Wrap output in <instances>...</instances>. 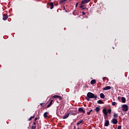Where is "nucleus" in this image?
<instances>
[{
	"mask_svg": "<svg viewBox=\"0 0 129 129\" xmlns=\"http://www.w3.org/2000/svg\"><path fill=\"white\" fill-rule=\"evenodd\" d=\"M90 98H94L96 100L97 99V95H94V94L91 92H88L87 94V97H86V99L87 101H89L90 100Z\"/></svg>",
	"mask_w": 129,
	"mask_h": 129,
	"instance_id": "obj_1",
	"label": "nucleus"
},
{
	"mask_svg": "<svg viewBox=\"0 0 129 129\" xmlns=\"http://www.w3.org/2000/svg\"><path fill=\"white\" fill-rule=\"evenodd\" d=\"M102 112L106 115V116H107V113H111V109H108L107 110L106 109L104 108L103 109Z\"/></svg>",
	"mask_w": 129,
	"mask_h": 129,
	"instance_id": "obj_2",
	"label": "nucleus"
},
{
	"mask_svg": "<svg viewBox=\"0 0 129 129\" xmlns=\"http://www.w3.org/2000/svg\"><path fill=\"white\" fill-rule=\"evenodd\" d=\"M89 2H90V0H83L81 2L80 8H83L84 7V6H83V5H84L85 4H88V3H89Z\"/></svg>",
	"mask_w": 129,
	"mask_h": 129,
	"instance_id": "obj_3",
	"label": "nucleus"
},
{
	"mask_svg": "<svg viewBox=\"0 0 129 129\" xmlns=\"http://www.w3.org/2000/svg\"><path fill=\"white\" fill-rule=\"evenodd\" d=\"M122 108L123 111H124L125 112L128 110V106H127L126 104L123 105L122 106Z\"/></svg>",
	"mask_w": 129,
	"mask_h": 129,
	"instance_id": "obj_4",
	"label": "nucleus"
},
{
	"mask_svg": "<svg viewBox=\"0 0 129 129\" xmlns=\"http://www.w3.org/2000/svg\"><path fill=\"white\" fill-rule=\"evenodd\" d=\"M8 18H9V16H8V14H4L3 15V21H7V20H8Z\"/></svg>",
	"mask_w": 129,
	"mask_h": 129,
	"instance_id": "obj_5",
	"label": "nucleus"
},
{
	"mask_svg": "<svg viewBox=\"0 0 129 129\" xmlns=\"http://www.w3.org/2000/svg\"><path fill=\"white\" fill-rule=\"evenodd\" d=\"M47 6H48V7H50V10H52V9L54 8V4L53 3V2L47 3Z\"/></svg>",
	"mask_w": 129,
	"mask_h": 129,
	"instance_id": "obj_6",
	"label": "nucleus"
},
{
	"mask_svg": "<svg viewBox=\"0 0 129 129\" xmlns=\"http://www.w3.org/2000/svg\"><path fill=\"white\" fill-rule=\"evenodd\" d=\"M111 121L113 124H117L118 122L117 119H116V118H113Z\"/></svg>",
	"mask_w": 129,
	"mask_h": 129,
	"instance_id": "obj_7",
	"label": "nucleus"
},
{
	"mask_svg": "<svg viewBox=\"0 0 129 129\" xmlns=\"http://www.w3.org/2000/svg\"><path fill=\"white\" fill-rule=\"evenodd\" d=\"M109 89H111V87L109 86H106L103 88V90H109Z\"/></svg>",
	"mask_w": 129,
	"mask_h": 129,
	"instance_id": "obj_8",
	"label": "nucleus"
},
{
	"mask_svg": "<svg viewBox=\"0 0 129 129\" xmlns=\"http://www.w3.org/2000/svg\"><path fill=\"white\" fill-rule=\"evenodd\" d=\"M70 115V113H68L66 114L63 117V119H66V118H68V117H69V115Z\"/></svg>",
	"mask_w": 129,
	"mask_h": 129,
	"instance_id": "obj_9",
	"label": "nucleus"
},
{
	"mask_svg": "<svg viewBox=\"0 0 129 129\" xmlns=\"http://www.w3.org/2000/svg\"><path fill=\"white\" fill-rule=\"evenodd\" d=\"M79 112H83V113H85V111L83 109V108H79L78 109Z\"/></svg>",
	"mask_w": 129,
	"mask_h": 129,
	"instance_id": "obj_10",
	"label": "nucleus"
},
{
	"mask_svg": "<svg viewBox=\"0 0 129 129\" xmlns=\"http://www.w3.org/2000/svg\"><path fill=\"white\" fill-rule=\"evenodd\" d=\"M109 125V121L108 120H106L105 122L104 126H108Z\"/></svg>",
	"mask_w": 129,
	"mask_h": 129,
	"instance_id": "obj_11",
	"label": "nucleus"
},
{
	"mask_svg": "<svg viewBox=\"0 0 129 129\" xmlns=\"http://www.w3.org/2000/svg\"><path fill=\"white\" fill-rule=\"evenodd\" d=\"M52 103H53V100H51L49 103L47 105L46 107L47 108H49V107H50V106H51V105H52Z\"/></svg>",
	"mask_w": 129,
	"mask_h": 129,
	"instance_id": "obj_12",
	"label": "nucleus"
},
{
	"mask_svg": "<svg viewBox=\"0 0 129 129\" xmlns=\"http://www.w3.org/2000/svg\"><path fill=\"white\" fill-rule=\"evenodd\" d=\"M47 114H49V112H45L44 113L43 116H44V118H46L48 117Z\"/></svg>",
	"mask_w": 129,
	"mask_h": 129,
	"instance_id": "obj_13",
	"label": "nucleus"
},
{
	"mask_svg": "<svg viewBox=\"0 0 129 129\" xmlns=\"http://www.w3.org/2000/svg\"><path fill=\"white\" fill-rule=\"evenodd\" d=\"M94 110H95V111H96L97 113L99 112V111H100V108H99V107H96L95 109Z\"/></svg>",
	"mask_w": 129,
	"mask_h": 129,
	"instance_id": "obj_14",
	"label": "nucleus"
},
{
	"mask_svg": "<svg viewBox=\"0 0 129 129\" xmlns=\"http://www.w3.org/2000/svg\"><path fill=\"white\" fill-rule=\"evenodd\" d=\"M100 98H102L103 99H104V98H105V96L102 93L100 94Z\"/></svg>",
	"mask_w": 129,
	"mask_h": 129,
	"instance_id": "obj_15",
	"label": "nucleus"
},
{
	"mask_svg": "<svg viewBox=\"0 0 129 129\" xmlns=\"http://www.w3.org/2000/svg\"><path fill=\"white\" fill-rule=\"evenodd\" d=\"M96 83V81L95 80H92L91 81V84L93 85V84H95Z\"/></svg>",
	"mask_w": 129,
	"mask_h": 129,
	"instance_id": "obj_16",
	"label": "nucleus"
},
{
	"mask_svg": "<svg viewBox=\"0 0 129 129\" xmlns=\"http://www.w3.org/2000/svg\"><path fill=\"white\" fill-rule=\"evenodd\" d=\"M97 102L99 104H102L104 103V102H103V101H102L101 100H98Z\"/></svg>",
	"mask_w": 129,
	"mask_h": 129,
	"instance_id": "obj_17",
	"label": "nucleus"
},
{
	"mask_svg": "<svg viewBox=\"0 0 129 129\" xmlns=\"http://www.w3.org/2000/svg\"><path fill=\"white\" fill-rule=\"evenodd\" d=\"M113 117H114V118H117V117H118V114L116 113H114Z\"/></svg>",
	"mask_w": 129,
	"mask_h": 129,
	"instance_id": "obj_18",
	"label": "nucleus"
},
{
	"mask_svg": "<svg viewBox=\"0 0 129 129\" xmlns=\"http://www.w3.org/2000/svg\"><path fill=\"white\" fill-rule=\"evenodd\" d=\"M121 100H122V102H123V103H125V98L122 97L121 98Z\"/></svg>",
	"mask_w": 129,
	"mask_h": 129,
	"instance_id": "obj_19",
	"label": "nucleus"
},
{
	"mask_svg": "<svg viewBox=\"0 0 129 129\" xmlns=\"http://www.w3.org/2000/svg\"><path fill=\"white\" fill-rule=\"evenodd\" d=\"M83 122V120H81L77 123V125H79L80 123H82Z\"/></svg>",
	"mask_w": 129,
	"mask_h": 129,
	"instance_id": "obj_20",
	"label": "nucleus"
},
{
	"mask_svg": "<svg viewBox=\"0 0 129 129\" xmlns=\"http://www.w3.org/2000/svg\"><path fill=\"white\" fill-rule=\"evenodd\" d=\"M32 118H35V115L32 116L31 117H30L28 120L30 121V120H32Z\"/></svg>",
	"mask_w": 129,
	"mask_h": 129,
	"instance_id": "obj_21",
	"label": "nucleus"
},
{
	"mask_svg": "<svg viewBox=\"0 0 129 129\" xmlns=\"http://www.w3.org/2000/svg\"><path fill=\"white\" fill-rule=\"evenodd\" d=\"M92 109H91L87 113L88 115H90V114H91V112L92 111Z\"/></svg>",
	"mask_w": 129,
	"mask_h": 129,
	"instance_id": "obj_22",
	"label": "nucleus"
},
{
	"mask_svg": "<svg viewBox=\"0 0 129 129\" xmlns=\"http://www.w3.org/2000/svg\"><path fill=\"white\" fill-rule=\"evenodd\" d=\"M71 115L75 116V115H77V113L71 112Z\"/></svg>",
	"mask_w": 129,
	"mask_h": 129,
	"instance_id": "obj_23",
	"label": "nucleus"
},
{
	"mask_svg": "<svg viewBox=\"0 0 129 129\" xmlns=\"http://www.w3.org/2000/svg\"><path fill=\"white\" fill-rule=\"evenodd\" d=\"M84 10H86L87 11H88V8H86V7L82 8V10L83 11Z\"/></svg>",
	"mask_w": 129,
	"mask_h": 129,
	"instance_id": "obj_24",
	"label": "nucleus"
},
{
	"mask_svg": "<svg viewBox=\"0 0 129 129\" xmlns=\"http://www.w3.org/2000/svg\"><path fill=\"white\" fill-rule=\"evenodd\" d=\"M58 97H59V96H58V95H54L53 96V98H58Z\"/></svg>",
	"mask_w": 129,
	"mask_h": 129,
	"instance_id": "obj_25",
	"label": "nucleus"
},
{
	"mask_svg": "<svg viewBox=\"0 0 129 129\" xmlns=\"http://www.w3.org/2000/svg\"><path fill=\"white\" fill-rule=\"evenodd\" d=\"M67 0H60V3L61 4L64 3V2H66Z\"/></svg>",
	"mask_w": 129,
	"mask_h": 129,
	"instance_id": "obj_26",
	"label": "nucleus"
},
{
	"mask_svg": "<svg viewBox=\"0 0 129 129\" xmlns=\"http://www.w3.org/2000/svg\"><path fill=\"white\" fill-rule=\"evenodd\" d=\"M115 104H116V103L115 102H112V105H113V106H114V105H115Z\"/></svg>",
	"mask_w": 129,
	"mask_h": 129,
	"instance_id": "obj_27",
	"label": "nucleus"
},
{
	"mask_svg": "<svg viewBox=\"0 0 129 129\" xmlns=\"http://www.w3.org/2000/svg\"><path fill=\"white\" fill-rule=\"evenodd\" d=\"M59 100H62V97L58 96V98Z\"/></svg>",
	"mask_w": 129,
	"mask_h": 129,
	"instance_id": "obj_28",
	"label": "nucleus"
},
{
	"mask_svg": "<svg viewBox=\"0 0 129 129\" xmlns=\"http://www.w3.org/2000/svg\"><path fill=\"white\" fill-rule=\"evenodd\" d=\"M82 14L83 16H85V15H86V13L84 12H82Z\"/></svg>",
	"mask_w": 129,
	"mask_h": 129,
	"instance_id": "obj_29",
	"label": "nucleus"
},
{
	"mask_svg": "<svg viewBox=\"0 0 129 129\" xmlns=\"http://www.w3.org/2000/svg\"><path fill=\"white\" fill-rule=\"evenodd\" d=\"M32 129H36V125H35V126L33 125L32 126Z\"/></svg>",
	"mask_w": 129,
	"mask_h": 129,
	"instance_id": "obj_30",
	"label": "nucleus"
},
{
	"mask_svg": "<svg viewBox=\"0 0 129 129\" xmlns=\"http://www.w3.org/2000/svg\"><path fill=\"white\" fill-rule=\"evenodd\" d=\"M117 129H121V125H118Z\"/></svg>",
	"mask_w": 129,
	"mask_h": 129,
	"instance_id": "obj_31",
	"label": "nucleus"
},
{
	"mask_svg": "<svg viewBox=\"0 0 129 129\" xmlns=\"http://www.w3.org/2000/svg\"><path fill=\"white\" fill-rule=\"evenodd\" d=\"M38 119V117H36L34 119V121H37V120Z\"/></svg>",
	"mask_w": 129,
	"mask_h": 129,
	"instance_id": "obj_32",
	"label": "nucleus"
},
{
	"mask_svg": "<svg viewBox=\"0 0 129 129\" xmlns=\"http://www.w3.org/2000/svg\"><path fill=\"white\" fill-rule=\"evenodd\" d=\"M36 124H37V123L36 122H33L34 125H36Z\"/></svg>",
	"mask_w": 129,
	"mask_h": 129,
	"instance_id": "obj_33",
	"label": "nucleus"
},
{
	"mask_svg": "<svg viewBox=\"0 0 129 129\" xmlns=\"http://www.w3.org/2000/svg\"><path fill=\"white\" fill-rule=\"evenodd\" d=\"M40 105L41 106H43V105H44V103H40Z\"/></svg>",
	"mask_w": 129,
	"mask_h": 129,
	"instance_id": "obj_34",
	"label": "nucleus"
},
{
	"mask_svg": "<svg viewBox=\"0 0 129 129\" xmlns=\"http://www.w3.org/2000/svg\"><path fill=\"white\" fill-rule=\"evenodd\" d=\"M106 78H106V77L103 78V80H105V79H106Z\"/></svg>",
	"mask_w": 129,
	"mask_h": 129,
	"instance_id": "obj_35",
	"label": "nucleus"
},
{
	"mask_svg": "<svg viewBox=\"0 0 129 129\" xmlns=\"http://www.w3.org/2000/svg\"><path fill=\"white\" fill-rule=\"evenodd\" d=\"M77 6H78V3H76V7H77Z\"/></svg>",
	"mask_w": 129,
	"mask_h": 129,
	"instance_id": "obj_36",
	"label": "nucleus"
},
{
	"mask_svg": "<svg viewBox=\"0 0 129 129\" xmlns=\"http://www.w3.org/2000/svg\"><path fill=\"white\" fill-rule=\"evenodd\" d=\"M75 13V11H74L73 12V15H74Z\"/></svg>",
	"mask_w": 129,
	"mask_h": 129,
	"instance_id": "obj_37",
	"label": "nucleus"
},
{
	"mask_svg": "<svg viewBox=\"0 0 129 129\" xmlns=\"http://www.w3.org/2000/svg\"><path fill=\"white\" fill-rule=\"evenodd\" d=\"M74 129H76V126H74Z\"/></svg>",
	"mask_w": 129,
	"mask_h": 129,
	"instance_id": "obj_38",
	"label": "nucleus"
},
{
	"mask_svg": "<svg viewBox=\"0 0 129 129\" xmlns=\"http://www.w3.org/2000/svg\"><path fill=\"white\" fill-rule=\"evenodd\" d=\"M70 111V112H71V111H73V110H71Z\"/></svg>",
	"mask_w": 129,
	"mask_h": 129,
	"instance_id": "obj_39",
	"label": "nucleus"
},
{
	"mask_svg": "<svg viewBox=\"0 0 129 129\" xmlns=\"http://www.w3.org/2000/svg\"><path fill=\"white\" fill-rule=\"evenodd\" d=\"M113 49H114V47H113Z\"/></svg>",
	"mask_w": 129,
	"mask_h": 129,
	"instance_id": "obj_40",
	"label": "nucleus"
},
{
	"mask_svg": "<svg viewBox=\"0 0 129 129\" xmlns=\"http://www.w3.org/2000/svg\"><path fill=\"white\" fill-rule=\"evenodd\" d=\"M28 128H29V127H28Z\"/></svg>",
	"mask_w": 129,
	"mask_h": 129,
	"instance_id": "obj_41",
	"label": "nucleus"
}]
</instances>
